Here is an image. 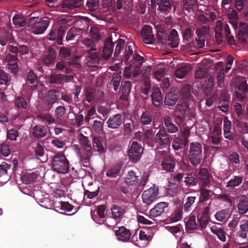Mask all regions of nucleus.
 Returning <instances> with one entry per match:
<instances>
[{
	"mask_svg": "<svg viewBox=\"0 0 248 248\" xmlns=\"http://www.w3.org/2000/svg\"><path fill=\"white\" fill-rule=\"evenodd\" d=\"M82 43L86 47L89 48L86 51V53L96 50V44L93 40L86 39L83 41Z\"/></svg>",
	"mask_w": 248,
	"mask_h": 248,
	"instance_id": "obj_58",
	"label": "nucleus"
},
{
	"mask_svg": "<svg viewBox=\"0 0 248 248\" xmlns=\"http://www.w3.org/2000/svg\"><path fill=\"white\" fill-rule=\"evenodd\" d=\"M169 203L167 202H160L156 204L154 208L149 211V217L153 219L160 216L165 210V208L168 207Z\"/></svg>",
	"mask_w": 248,
	"mask_h": 248,
	"instance_id": "obj_11",
	"label": "nucleus"
},
{
	"mask_svg": "<svg viewBox=\"0 0 248 248\" xmlns=\"http://www.w3.org/2000/svg\"><path fill=\"white\" fill-rule=\"evenodd\" d=\"M183 213V209L182 207L178 208L174 213L173 215L168 219H167L165 221V223H171L173 222H177L180 220L182 217Z\"/></svg>",
	"mask_w": 248,
	"mask_h": 248,
	"instance_id": "obj_42",
	"label": "nucleus"
},
{
	"mask_svg": "<svg viewBox=\"0 0 248 248\" xmlns=\"http://www.w3.org/2000/svg\"><path fill=\"white\" fill-rule=\"evenodd\" d=\"M198 182V179L195 173H187L186 176L185 177L184 182L188 187H191L196 186Z\"/></svg>",
	"mask_w": 248,
	"mask_h": 248,
	"instance_id": "obj_31",
	"label": "nucleus"
},
{
	"mask_svg": "<svg viewBox=\"0 0 248 248\" xmlns=\"http://www.w3.org/2000/svg\"><path fill=\"white\" fill-rule=\"evenodd\" d=\"M32 135L36 139H41L47 134V129L45 126L38 124L33 127Z\"/></svg>",
	"mask_w": 248,
	"mask_h": 248,
	"instance_id": "obj_23",
	"label": "nucleus"
},
{
	"mask_svg": "<svg viewBox=\"0 0 248 248\" xmlns=\"http://www.w3.org/2000/svg\"><path fill=\"white\" fill-rule=\"evenodd\" d=\"M26 83L31 85V90H34L38 86V79L32 70H31L27 75Z\"/></svg>",
	"mask_w": 248,
	"mask_h": 248,
	"instance_id": "obj_27",
	"label": "nucleus"
},
{
	"mask_svg": "<svg viewBox=\"0 0 248 248\" xmlns=\"http://www.w3.org/2000/svg\"><path fill=\"white\" fill-rule=\"evenodd\" d=\"M121 169L122 167L119 164L112 165L108 169L106 175L108 177L116 178L120 176Z\"/></svg>",
	"mask_w": 248,
	"mask_h": 248,
	"instance_id": "obj_34",
	"label": "nucleus"
},
{
	"mask_svg": "<svg viewBox=\"0 0 248 248\" xmlns=\"http://www.w3.org/2000/svg\"><path fill=\"white\" fill-rule=\"evenodd\" d=\"M80 30L75 27H72L68 31L66 40L67 41H69L73 40L76 36L79 35Z\"/></svg>",
	"mask_w": 248,
	"mask_h": 248,
	"instance_id": "obj_55",
	"label": "nucleus"
},
{
	"mask_svg": "<svg viewBox=\"0 0 248 248\" xmlns=\"http://www.w3.org/2000/svg\"><path fill=\"white\" fill-rule=\"evenodd\" d=\"M93 147H96L97 151L100 153L104 152V148L102 144V138L99 136L93 137Z\"/></svg>",
	"mask_w": 248,
	"mask_h": 248,
	"instance_id": "obj_47",
	"label": "nucleus"
},
{
	"mask_svg": "<svg viewBox=\"0 0 248 248\" xmlns=\"http://www.w3.org/2000/svg\"><path fill=\"white\" fill-rule=\"evenodd\" d=\"M248 232V220L244 219L240 221V231H239V236L243 239L247 237Z\"/></svg>",
	"mask_w": 248,
	"mask_h": 248,
	"instance_id": "obj_40",
	"label": "nucleus"
},
{
	"mask_svg": "<svg viewBox=\"0 0 248 248\" xmlns=\"http://www.w3.org/2000/svg\"><path fill=\"white\" fill-rule=\"evenodd\" d=\"M68 63L70 66L76 69H79L81 67L79 58L77 56H74L71 57Z\"/></svg>",
	"mask_w": 248,
	"mask_h": 248,
	"instance_id": "obj_62",
	"label": "nucleus"
},
{
	"mask_svg": "<svg viewBox=\"0 0 248 248\" xmlns=\"http://www.w3.org/2000/svg\"><path fill=\"white\" fill-rule=\"evenodd\" d=\"M14 38L11 33L8 32H4L0 35V44L5 46L7 43H12Z\"/></svg>",
	"mask_w": 248,
	"mask_h": 248,
	"instance_id": "obj_49",
	"label": "nucleus"
},
{
	"mask_svg": "<svg viewBox=\"0 0 248 248\" xmlns=\"http://www.w3.org/2000/svg\"><path fill=\"white\" fill-rule=\"evenodd\" d=\"M134 44L131 43L127 45L125 47V52L124 53V60L125 62H127L130 56L133 53V47Z\"/></svg>",
	"mask_w": 248,
	"mask_h": 248,
	"instance_id": "obj_59",
	"label": "nucleus"
},
{
	"mask_svg": "<svg viewBox=\"0 0 248 248\" xmlns=\"http://www.w3.org/2000/svg\"><path fill=\"white\" fill-rule=\"evenodd\" d=\"M157 33L156 34V38L157 40L158 43L162 46L166 43V37L165 36V30L161 27L158 25L156 27Z\"/></svg>",
	"mask_w": 248,
	"mask_h": 248,
	"instance_id": "obj_39",
	"label": "nucleus"
},
{
	"mask_svg": "<svg viewBox=\"0 0 248 248\" xmlns=\"http://www.w3.org/2000/svg\"><path fill=\"white\" fill-rule=\"evenodd\" d=\"M143 149L137 141H133L128 151L129 159L133 162H136L140 157Z\"/></svg>",
	"mask_w": 248,
	"mask_h": 248,
	"instance_id": "obj_5",
	"label": "nucleus"
},
{
	"mask_svg": "<svg viewBox=\"0 0 248 248\" xmlns=\"http://www.w3.org/2000/svg\"><path fill=\"white\" fill-rule=\"evenodd\" d=\"M88 55L86 58L87 63L89 66H96L100 63V61L102 58L101 52L89 51L87 53Z\"/></svg>",
	"mask_w": 248,
	"mask_h": 248,
	"instance_id": "obj_10",
	"label": "nucleus"
},
{
	"mask_svg": "<svg viewBox=\"0 0 248 248\" xmlns=\"http://www.w3.org/2000/svg\"><path fill=\"white\" fill-rule=\"evenodd\" d=\"M238 212L240 214H244L248 211V199L244 197L239 200L238 204Z\"/></svg>",
	"mask_w": 248,
	"mask_h": 248,
	"instance_id": "obj_44",
	"label": "nucleus"
},
{
	"mask_svg": "<svg viewBox=\"0 0 248 248\" xmlns=\"http://www.w3.org/2000/svg\"><path fill=\"white\" fill-rule=\"evenodd\" d=\"M248 93V84L246 81H243L239 84L238 90L235 92V97L239 101H242L246 97Z\"/></svg>",
	"mask_w": 248,
	"mask_h": 248,
	"instance_id": "obj_14",
	"label": "nucleus"
},
{
	"mask_svg": "<svg viewBox=\"0 0 248 248\" xmlns=\"http://www.w3.org/2000/svg\"><path fill=\"white\" fill-rule=\"evenodd\" d=\"M56 57V53L54 49L52 47L48 48V54L46 55L43 59V62L44 64L48 66L54 62Z\"/></svg>",
	"mask_w": 248,
	"mask_h": 248,
	"instance_id": "obj_36",
	"label": "nucleus"
},
{
	"mask_svg": "<svg viewBox=\"0 0 248 248\" xmlns=\"http://www.w3.org/2000/svg\"><path fill=\"white\" fill-rule=\"evenodd\" d=\"M72 20V17L68 15H63L58 17L56 19V23L60 25V27H63L65 29L64 26H70L69 23Z\"/></svg>",
	"mask_w": 248,
	"mask_h": 248,
	"instance_id": "obj_41",
	"label": "nucleus"
},
{
	"mask_svg": "<svg viewBox=\"0 0 248 248\" xmlns=\"http://www.w3.org/2000/svg\"><path fill=\"white\" fill-rule=\"evenodd\" d=\"M206 187V186H202L200 189V201L201 202L207 201L213 194V193L210 190L207 189Z\"/></svg>",
	"mask_w": 248,
	"mask_h": 248,
	"instance_id": "obj_46",
	"label": "nucleus"
},
{
	"mask_svg": "<svg viewBox=\"0 0 248 248\" xmlns=\"http://www.w3.org/2000/svg\"><path fill=\"white\" fill-rule=\"evenodd\" d=\"M115 234L119 241L124 242H128L131 235L130 230L124 226L119 227L118 230L115 231Z\"/></svg>",
	"mask_w": 248,
	"mask_h": 248,
	"instance_id": "obj_12",
	"label": "nucleus"
},
{
	"mask_svg": "<svg viewBox=\"0 0 248 248\" xmlns=\"http://www.w3.org/2000/svg\"><path fill=\"white\" fill-rule=\"evenodd\" d=\"M228 18L230 23L233 25L234 28L237 27L238 23V14L236 11L232 10L228 15Z\"/></svg>",
	"mask_w": 248,
	"mask_h": 248,
	"instance_id": "obj_56",
	"label": "nucleus"
},
{
	"mask_svg": "<svg viewBox=\"0 0 248 248\" xmlns=\"http://www.w3.org/2000/svg\"><path fill=\"white\" fill-rule=\"evenodd\" d=\"M189 108L188 104L186 102L178 104L175 108V115L179 121L183 122L186 117V112Z\"/></svg>",
	"mask_w": 248,
	"mask_h": 248,
	"instance_id": "obj_7",
	"label": "nucleus"
},
{
	"mask_svg": "<svg viewBox=\"0 0 248 248\" xmlns=\"http://www.w3.org/2000/svg\"><path fill=\"white\" fill-rule=\"evenodd\" d=\"M139 181V176L136 175L135 171L130 170L124 179L125 183L129 186H135Z\"/></svg>",
	"mask_w": 248,
	"mask_h": 248,
	"instance_id": "obj_32",
	"label": "nucleus"
},
{
	"mask_svg": "<svg viewBox=\"0 0 248 248\" xmlns=\"http://www.w3.org/2000/svg\"><path fill=\"white\" fill-rule=\"evenodd\" d=\"M52 168L58 173H65L68 171L69 162L64 154L56 155L52 160Z\"/></svg>",
	"mask_w": 248,
	"mask_h": 248,
	"instance_id": "obj_2",
	"label": "nucleus"
},
{
	"mask_svg": "<svg viewBox=\"0 0 248 248\" xmlns=\"http://www.w3.org/2000/svg\"><path fill=\"white\" fill-rule=\"evenodd\" d=\"M65 35V28L60 27L58 29H52L47 35V38L51 41H56L59 45H62V38Z\"/></svg>",
	"mask_w": 248,
	"mask_h": 248,
	"instance_id": "obj_6",
	"label": "nucleus"
},
{
	"mask_svg": "<svg viewBox=\"0 0 248 248\" xmlns=\"http://www.w3.org/2000/svg\"><path fill=\"white\" fill-rule=\"evenodd\" d=\"M64 76L62 74H56L53 73L50 76L49 79L50 83L52 84H59L62 82L63 80Z\"/></svg>",
	"mask_w": 248,
	"mask_h": 248,
	"instance_id": "obj_61",
	"label": "nucleus"
},
{
	"mask_svg": "<svg viewBox=\"0 0 248 248\" xmlns=\"http://www.w3.org/2000/svg\"><path fill=\"white\" fill-rule=\"evenodd\" d=\"M122 79L121 72L114 73L112 79L110 81V85L113 87L114 90L117 91Z\"/></svg>",
	"mask_w": 248,
	"mask_h": 248,
	"instance_id": "obj_43",
	"label": "nucleus"
},
{
	"mask_svg": "<svg viewBox=\"0 0 248 248\" xmlns=\"http://www.w3.org/2000/svg\"><path fill=\"white\" fill-rule=\"evenodd\" d=\"M178 33L175 29H172L168 36L169 45L172 48H175L179 45Z\"/></svg>",
	"mask_w": 248,
	"mask_h": 248,
	"instance_id": "obj_30",
	"label": "nucleus"
},
{
	"mask_svg": "<svg viewBox=\"0 0 248 248\" xmlns=\"http://www.w3.org/2000/svg\"><path fill=\"white\" fill-rule=\"evenodd\" d=\"M7 62V67L10 72L16 75L18 71L19 67L17 64L18 59L16 55L8 54L6 56Z\"/></svg>",
	"mask_w": 248,
	"mask_h": 248,
	"instance_id": "obj_9",
	"label": "nucleus"
},
{
	"mask_svg": "<svg viewBox=\"0 0 248 248\" xmlns=\"http://www.w3.org/2000/svg\"><path fill=\"white\" fill-rule=\"evenodd\" d=\"M188 159L194 167L200 164L202 159V145L200 143L193 142L190 143Z\"/></svg>",
	"mask_w": 248,
	"mask_h": 248,
	"instance_id": "obj_1",
	"label": "nucleus"
},
{
	"mask_svg": "<svg viewBox=\"0 0 248 248\" xmlns=\"http://www.w3.org/2000/svg\"><path fill=\"white\" fill-rule=\"evenodd\" d=\"M140 121L143 125L149 124L153 122V118L150 113L143 112L140 117Z\"/></svg>",
	"mask_w": 248,
	"mask_h": 248,
	"instance_id": "obj_63",
	"label": "nucleus"
},
{
	"mask_svg": "<svg viewBox=\"0 0 248 248\" xmlns=\"http://www.w3.org/2000/svg\"><path fill=\"white\" fill-rule=\"evenodd\" d=\"M154 145L155 144L157 148H167L170 144V135L164 129H159L154 137Z\"/></svg>",
	"mask_w": 248,
	"mask_h": 248,
	"instance_id": "obj_3",
	"label": "nucleus"
},
{
	"mask_svg": "<svg viewBox=\"0 0 248 248\" xmlns=\"http://www.w3.org/2000/svg\"><path fill=\"white\" fill-rule=\"evenodd\" d=\"M163 122L166 132L169 133L173 134L178 131V126L172 123L171 117L169 116H166L163 118Z\"/></svg>",
	"mask_w": 248,
	"mask_h": 248,
	"instance_id": "obj_22",
	"label": "nucleus"
},
{
	"mask_svg": "<svg viewBox=\"0 0 248 248\" xmlns=\"http://www.w3.org/2000/svg\"><path fill=\"white\" fill-rule=\"evenodd\" d=\"M243 179V176H234L233 178L231 179L227 183L226 187L233 188L235 186H237L242 183Z\"/></svg>",
	"mask_w": 248,
	"mask_h": 248,
	"instance_id": "obj_51",
	"label": "nucleus"
},
{
	"mask_svg": "<svg viewBox=\"0 0 248 248\" xmlns=\"http://www.w3.org/2000/svg\"><path fill=\"white\" fill-rule=\"evenodd\" d=\"M132 84L130 81H124L122 82L121 86L122 95L120 96V99L123 101H127L131 91Z\"/></svg>",
	"mask_w": 248,
	"mask_h": 248,
	"instance_id": "obj_24",
	"label": "nucleus"
},
{
	"mask_svg": "<svg viewBox=\"0 0 248 248\" xmlns=\"http://www.w3.org/2000/svg\"><path fill=\"white\" fill-rule=\"evenodd\" d=\"M48 23L46 20H42L39 22H36L31 26V31L35 34L43 33L47 29Z\"/></svg>",
	"mask_w": 248,
	"mask_h": 248,
	"instance_id": "obj_17",
	"label": "nucleus"
},
{
	"mask_svg": "<svg viewBox=\"0 0 248 248\" xmlns=\"http://www.w3.org/2000/svg\"><path fill=\"white\" fill-rule=\"evenodd\" d=\"M81 144L88 154H92L93 147L90 140L87 137L82 135L80 140Z\"/></svg>",
	"mask_w": 248,
	"mask_h": 248,
	"instance_id": "obj_50",
	"label": "nucleus"
},
{
	"mask_svg": "<svg viewBox=\"0 0 248 248\" xmlns=\"http://www.w3.org/2000/svg\"><path fill=\"white\" fill-rule=\"evenodd\" d=\"M161 165L163 170L167 172H171L174 170L175 162L172 157L167 155L163 158Z\"/></svg>",
	"mask_w": 248,
	"mask_h": 248,
	"instance_id": "obj_16",
	"label": "nucleus"
},
{
	"mask_svg": "<svg viewBox=\"0 0 248 248\" xmlns=\"http://www.w3.org/2000/svg\"><path fill=\"white\" fill-rule=\"evenodd\" d=\"M151 97L153 105L156 108H159L163 101V97L159 89L155 88L154 90Z\"/></svg>",
	"mask_w": 248,
	"mask_h": 248,
	"instance_id": "obj_26",
	"label": "nucleus"
},
{
	"mask_svg": "<svg viewBox=\"0 0 248 248\" xmlns=\"http://www.w3.org/2000/svg\"><path fill=\"white\" fill-rule=\"evenodd\" d=\"M11 165L6 162H2L0 165V184H3L8 181L10 175L9 171L11 170Z\"/></svg>",
	"mask_w": 248,
	"mask_h": 248,
	"instance_id": "obj_13",
	"label": "nucleus"
},
{
	"mask_svg": "<svg viewBox=\"0 0 248 248\" xmlns=\"http://www.w3.org/2000/svg\"><path fill=\"white\" fill-rule=\"evenodd\" d=\"M111 214L112 217L114 219L120 218L122 217L125 212V210L117 205H113L111 208Z\"/></svg>",
	"mask_w": 248,
	"mask_h": 248,
	"instance_id": "obj_48",
	"label": "nucleus"
},
{
	"mask_svg": "<svg viewBox=\"0 0 248 248\" xmlns=\"http://www.w3.org/2000/svg\"><path fill=\"white\" fill-rule=\"evenodd\" d=\"M153 131V130L146 129L143 134L142 141L146 143L151 147H154V139L152 140Z\"/></svg>",
	"mask_w": 248,
	"mask_h": 248,
	"instance_id": "obj_37",
	"label": "nucleus"
},
{
	"mask_svg": "<svg viewBox=\"0 0 248 248\" xmlns=\"http://www.w3.org/2000/svg\"><path fill=\"white\" fill-rule=\"evenodd\" d=\"M86 100L89 103H92L95 99L96 96L95 90L92 87H88L85 92Z\"/></svg>",
	"mask_w": 248,
	"mask_h": 248,
	"instance_id": "obj_54",
	"label": "nucleus"
},
{
	"mask_svg": "<svg viewBox=\"0 0 248 248\" xmlns=\"http://www.w3.org/2000/svg\"><path fill=\"white\" fill-rule=\"evenodd\" d=\"M66 109L63 106H59L55 109V115L57 119L62 120L66 114Z\"/></svg>",
	"mask_w": 248,
	"mask_h": 248,
	"instance_id": "obj_64",
	"label": "nucleus"
},
{
	"mask_svg": "<svg viewBox=\"0 0 248 248\" xmlns=\"http://www.w3.org/2000/svg\"><path fill=\"white\" fill-rule=\"evenodd\" d=\"M210 230L213 234L217 236L218 239L221 241L225 242L226 241V232L222 228L213 225L210 228Z\"/></svg>",
	"mask_w": 248,
	"mask_h": 248,
	"instance_id": "obj_35",
	"label": "nucleus"
},
{
	"mask_svg": "<svg viewBox=\"0 0 248 248\" xmlns=\"http://www.w3.org/2000/svg\"><path fill=\"white\" fill-rule=\"evenodd\" d=\"M188 143L179 137L175 138L172 141V147L175 151H182L188 147Z\"/></svg>",
	"mask_w": 248,
	"mask_h": 248,
	"instance_id": "obj_29",
	"label": "nucleus"
},
{
	"mask_svg": "<svg viewBox=\"0 0 248 248\" xmlns=\"http://www.w3.org/2000/svg\"><path fill=\"white\" fill-rule=\"evenodd\" d=\"M82 2L83 0H63L62 7L63 9L73 10L80 7Z\"/></svg>",
	"mask_w": 248,
	"mask_h": 248,
	"instance_id": "obj_25",
	"label": "nucleus"
},
{
	"mask_svg": "<svg viewBox=\"0 0 248 248\" xmlns=\"http://www.w3.org/2000/svg\"><path fill=\"white\" fill-rule=\"evenodd\" d=\"M143 60V57L138 54H135L133 59L130 61L129 65L133 66L141 67Z\"/></svg>",
	"mask_w": 248,
	"mask_h": 248,
	"instance_id": "obj_57",
	"label": "nucleus"
},
{
	"mask_svg": "<svg viewBox=\"0 0 248 248\" xmlns=\"http://www.w3.org/2000/svg\"><path fill=\"white\" fill-rule=\"evenodd\" d=\"M99 0H86L85 9L90 11H95L98 9Z\"/></svg>",
	"mask_w": 248,
	"mask_h": 248,
	"instance_id": "obj_53",
	"label": "nucleus"
},
{
	"mask_svg": "<svg viewBox=\"0 0 248 248\" xmlns=\"http://www.w3.org/2000/svg\"><path fill=\"white\" fill-rule=\"evenodd\" d=\"M197 0H182L181 8L182 10L190 12L197 4Z\"/></svg>",
	"mask_w": 248,
	"mask_h": 248,
	"instance_id": "obj_38",
	"label": "nucleus"
},
{
	"mask_svg": "<svg viewBox=\"0 0 248 248\" xmlns=\"http://www.w3.org/2000/svg\"><path fill=\"white\" fill-rule=\"evenodd\" d=\"M190 70V67L188 65H184L180 68H178L175 71V76L177 78H183L189 72Z\"/></svg>",
	"mask_w": 248,
	"mask_h": 248,
	"instance_id": "obj_52",
	"label": "nucleus"
},
{
	"mask_svg": "<svg viewBox=\"0 0 248 248\" xmlns=\"http://www.w3.org/2000/svg\"><path fill=\"white\" fill-rule=\"evenodd\" d=\"M104 122L95 120L91 124L90 128L92 133L100 134L103 131Z\"/></svg>",
	"mask_w": 248,
	"mask_h": 248,
	"instance_id": "obj_33",
	"label": "nucleus"
},
{
	"mask_svg": "<svg viewBox=\"0 0 248 248\" xmlns=\"http://www.w3.org/2000/svg\"><path fill=\"white\" fill-rule=\"evenodd\" d=\"M59 94V92L57 90H49L45 96V103L48 105L52 106L57 102Z\"/></svg>",
	"mask_w": 248,
	"mask_h": 248,
	"instance_id": "obj_21",
	"label": "nucleus"
},
{
	"mask_svg": "<svg viewBox=\"0 0 248 248\" xmlns=\"http://www.w3.org/2000/svg\"><path fill=\"white\" fill-rule=\"evenodd\" d=\"M124 122V118L121 114H115L110 116L108 119L106 124L108 128L117 129L122 125Z\"/></svg>",
	"mask_w": 248,
	"mask_h": 248,
	"instance_id": "obj_8",
	"label": "nucleus"
},
{
	"mask_svg": "<svg viewBox=\"0 0 248 248\" xmlns=\"http://www.w3.org/2000/svg\"><path fill=\"white\" fill-rule=\"evenodd\" d=\"M157 10L161 13L168 14L171 11L172 5L170 0H157Z\"/></svg>",
	"mask_w": 248,
	"mask_h": 248,
	"instance_id": "obj_20",
	"label": "nucleus"
},
{
	"mask_svg": "<svg viewBox=\"0 0 248 248\" xmlns=\"http://www.w3.org/2000/svg\"><path fill=\"white\" fill-rule=\"evenodd\" d=\"M199 178L203 186H207L210 182V175L208 170L205 168H202L199 172Z\"/></svg>",
	"mask_w": 248,
	"mask_h": 248,
	"instance_id": "obj_28",
	"label": "nucleus"
},
{
	"mask_svg": "<svg viewBox=\"0 0 248 248\" xmlns=\"http://www.w3.org/2000/svg\"><path fill=\"white\" fill-rule=\"evenodd\" d=\"M159 189L158 187L154 185L148 189L143 191L142 199L144 203L150 205L155 202L158 198Z\"/></svg>",
	"mask_w": 248,
	"mask_h": 248,
	"instance_id": "obj_4",
	"label": "nucleus"
},
{
	"mask_svg": "<svg viewBox=\"0 0 248 248\" xmlns=\"http://www.w3.org/2000/svg\"><path fill=\"white\" fill-rule=\"evenodd\" d=\"M248 37V26L245 22H240L237 38L240 43H245Z\"/></svg>",
	"mask_w": 248,
	"mask_h": 248,
	"instance_id": "obj_15",
	"label": "nucleus"
},
{
	"mask_svg": "<svg viewBox=\"0 0 248 248\" xmlns=\"http://www.w3.org/2000/svg\"><path fill=\"white\" fill-rule=\"evenodd\" d=\"M114 44L111 39H107L104 44L102 52H101L103 59L108 60L109 59L113 52Z\"/></svg>",
	"mask_w": 248,
	"mask_h": 248,
	"instance_id": "obj_19",
	"label": "nucleus"
},
{
	"mask_svg": "<svg viewBox=\"0 0 248 248\" xmlns=\"http://www.w3.org/2000/svg\"><path fill=\"white\" fill-rule=\"evenodd\" d=\"M178 99L176 94L170 92L166 94L164 103L166 105L171 106L176 104Z\"/></svg>",
	"mask_w": 248,
	"mask_h": 248,
	"instance_id": "obj_45",
	"label": "nucleus"
},
{
	"mask_svg": "<svg viewBox=\"0 0 248 248\" xmlns=\"http://www.w3.org/2000/svg\"><path fill=\"white\" fill-rule=\"evenodd\" d=\"M211 202H209L208 206L204 208L202 212L201 216L198 218L200 225L202 229H205L210 220L209 210Z\"/></svg>",
	"mask_w": 248,
	"mask_h": 248,
	"instance_id": "obj_18",
	"label": "nucleus"
},
{
	"mask_svg": "<svg viewBox=\"0 0 248 248\" xmlns=\"http://www.w3.org/2000/svg\"><path fill=\"white\" fill-rule=\"evenodd\" d=\"M233 124L240 130L248 133V124L246 122H242L241 120H235Z\"/></svg>",
	"mask_w": 248,
	"mask_h": 248,
	"instance_id": "obj_60",
	"label": "nucleus"
}]
</instances>
